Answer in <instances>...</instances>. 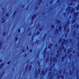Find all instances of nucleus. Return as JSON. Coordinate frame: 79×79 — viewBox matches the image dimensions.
<instances>
[{"label":"nucleus","instance_id":"f257e3e1","mask_svg":"<svg viewBox=\"0 0 79 79\" xmlns=\"http://www.w3.org/2000/svg\"><path fill=\"white\" fill-rule=\"evenodd\" d=\"M40 32L39 31H37V32H36V33H35V35H32V37H33V39H34V37L37 35H39V34H40Z\"/></svg>","mask_w":79,"mask_h":79},{"label":"nucleus","instance_id":"f03ea898","mask_svg":"<svg viewBox=\"0 0 79 79\" xmlns=\"http://www.w3.org/2000/svg\"><path fill=\"white\" fill-rule=\"evenodd\" d=\"M36 17V15L35 14V15H33V16L31 18V19L32 21H33L34 20V19H35V18Z\"/></svg>","mask_w":79,"mask_h":79},{"label":"nucleus","instance_id":"7ed1b4c3","mask_svg":"<svg viewBox=\"0 0 79 79\" xmlns=\"http://www.w3.org/2000/svg\"><path fill=\"white\" fill-rule=\"evenodd\" d=\"M32 70V65H30L28 68V71L29 72H31Z\"/></svg>","mask_w":79,"mask_h":79},{"label":"nucleus","instance_id":"20e7f679","mask_svg":"<svg viewBox=\"0 0 79 79\" xmlns=\"http://www.w3.org/2000/svg\"><path fill=\"white\" fill-rule=\"evenodd\" d=\"M47 36V33H45L44 35V37L42 39V41H44L45 40V37H46Z\"/></svg>","mask_w":79,"mask_h":79},{"label":"nucleus","instance_id":"39448f33","mask_svg":"<svg viewBox=\"0 0 79 79\" xmlns=\"http://www.w3.org/2000/svg\"><path fill=\"white\" fill-rule=\"evenodd\" d=\"M78 15V13L76 12L75 13H74V16L75 18H76V16H77Z\"/></svg>","mask_w":79,"mask_h":79},{"label":"nucleus","instance_id":"423d86ee","mask_svg":"<svg viewBox=\"0 0 79 79\" xmlns=\"http://www.w3.org/2000/svg\"><path fill=\"white\" fill-rule=\"evenodd\" d=\"M49 44L50 45L48 46V48L50 49V48H51V47H52L53 46V44L50 43Z\"/></svg>","mask_w":79,"mask_h":79},{"label":"nucleus","instance_id":"0eeeda50","mask_svg":"<svg viewBox=\"0 0 79 79\" xmlns=\"http://www.w3.org/2000/svg\"><path fill=\"white\" fill-rule=\"evenodd\" d=\"M4 66V63H2V64L0 65V69H2V67Z\"/></svg>","mask_w":79,"mask_h":79},{"label":"nucleus","instance_id":"6e6552de","mask_svg":"<svg viewBox=\"0 0 79 79\" xmlns=\"http://www.w3.org/2000/svg\"><path fill=\"white\" fill-rule=\"evenodd\" d=\"M41 74L43 76H45V71H42L41 72Z\"/></svg>","mask_w":79,"mask_h":79},{"label":"nucleus","instance_id":"1a4fd4ad","mask_svg":"<svg viewBox=\"0 0 79 79\" xmlns=\"http://www.w3.org/2000/svg\"><path fill=\"white\" fill-rule=\"evenodd\" d=\"M64 31H67V26H65L64 27Z\"/></svg>","mask_w":79,"mask_h":79},{"label":"nucleus","instance_id":"9d476101","mask_svg":"<svg viewBox=\"0 0 79 79\" xmlns=\"http://www.w3.org/2000/svg\"><path fill=\"white\" fill-rule=\"evenodd\" d=\"M56 34H57L59 33V30H58V29L57 28L56 30Z\"/></svg>","mask_w":79,"mask_h":79},{"label":"nucleus","instance_id":"9b49d317","mask_svg":"<svg viewBox=\"0 0 79 79\" xmlns=\"http://www.w3.org/2000/svg\"><path fill=\"white\" fill-rule=\"evenodd\" d=\"M63 42H62V44H61V45H63V44H64V42H66V40H65V39H64L63 40Z\"/></svg>","mask_w":79,"mask_h":79},{"label":"nucleus","instance_id":"f8f14e48","mask_svg":"<svg viewBox=\"0 0 79 79\" xmlns=\"http://www.w3.org/2000/svg\"><path fill=\"white\" fill-rule=\"evenodd\" d=\"M16 12H17V10H16L13 14V17H15V15H16Z\"/></svg>","mask_w":79,"mask_h":79},{"label":"nucleus","instance_id":"ddd939ff","mask_svg":"<svg viewBox=\"0 0 79 79\" xmlns=\"http://www.w3.org/2000/svg\"><path fill=\"white\" fill-rule=\"evenodd\" d=\"M64 56H63L62 57H61V60H62V61L63 62L64 61Z\"/></svg>","mask_w":79,"mask_h":79},{"label":"nucleus","instance_id":"4468645a","mask_svg":"<svg viewBox=\"0 0 79 79\" xmlns=\"http://www.w3.org/2000/svg\"><path fill=\"white\" fill-rule=\"evenodd\" d=\"M42 29H43V27H42L41 28H40L39 29V32H41L42 31Z\"/></svg>","mask_w":79,"mask_h":79},{"label":"nucleus","instance_id":"2eb2a0df","mask_svg":"<svg viewBox=\"0 0 79 79\" xmlns=\"http://www.w3.org/2000/svg\"><path fill=\"white\" fill-rule=\"evenodd\" d=\"M59 31L60 32H61V29H62V27L60 26L59 27Z\"/></svg>","mask_w":79,"mask_h":79},{"label":"nucleus","instance_id":"dca6fc26","mask_svg":"<svg viewBox=\"0 0 79 79\" xmlns=\"http://www.w3.org/2000/svg\"><path fill=\"white\" fill-rule=\"evenodd\" d=\"M40 69H39L37 71V73L38 74H40Z\"/></svg>","mask_w":79,"mask_h":79},{"label":"nucleus","instance_id":"f3484780","mask_svg":"<svg viewBox=\"0 0 79 79\" xmlns=\"http://www.w3.org/2000/svg\"><path fill=\"white\" fill-rule=\"evenodd\" d=\"M51 29H54L55 28V25H52L51 26Z\"/></svg>","mask_w":79,"mask_h":79},{"label":"nucleus","instance_id":"a211bd4d","mask_svg":"<svg viewBox=\"0 0 79 79\" xmlns=\"http://www.w3.org/2000/svg\"><path fill=\"white\" fill-rule=\"evenodd\" d=\"M59 55H60V54L59 53L57 54L56 55V58H58L59 56Z\"/></svg>","mask_w":79,"mask_h":79},{"label":"nucleus","instance_id":"6ab92c4d","mask_svg":"<svg viewBox=\"0 0 79 79\" xmlns=\"http://www.w3.org/2000/svg\"><path fill=\"white\" fill-rule=\"evenodd\" d=\"M4 73H5V72H3L2 74H1V76L0 77V79H1L2 77V76H3V74H4Z\"/></svg>","mask_w":79,"mask_h":79},{"label":"nucleus","instance_id":"aec40b11","mask_svg":"<svg viewBox=\"0 0 79 79\" xmlns=\"http://www.w3.org/2000/svg\"><path fill=\"white\" fill-rule=\"evenodd\" d=\"M56 23H58H58L59 24H60V23H61V20H57L56 21Z\"/></svg>","mask_w":79,"mask_h":79},{"label":"nucleus","instance_id":"412c9836","mask_svg":"<svg viewBox=\"0 0 79 79\" xmlns=\"http://www.w3.org/2000/svg\"><path fill=\"white\" fill-rule=\"evenodd\" d=\"M25 69H26V71L27 70V69H28V64L27 65Z\"/></svg>","mask_w":79,"mask_h":79},{"label":"nucleus","instance_id":"4be33fe9","mask_svg":"<svg viewBox=\"0 0 79 79\" xmlns=\"http://www.w3.org/2000/svg\"><path fill=\"white\" fill-rule=\"evenodd\" d=\"M6 16L7 18L9 16V14L8 13H7L6 14Z\"/></svg>","mask_w":79,"mask_h":79},{"label":"nucleus","instance_id":"5701e85b","mask_svg":"<svg viewBox=\"0 0 79 79\" xmlns=\"http://www.w3.org/2000/svg\"><path fill=\"white\" fill-rule=\"evenodd\" d=\"M71 7L70 6H68V10L69 11L71 10Z\"/></svg>","mask_w":79,"mask_h":79},{"label":"nucleus","instance_id":"b1692460","mask_svg":"<svg viewBox=\"0 0 79 79\" xmlns=\"http://www.w3.org/2000/svg\"><path fill=\"white\" fill-rule=\"evenodd\" d=\"M6 34V32H4L2 34V35L3 37H4L5 35V34Z\"/></svg>","mask_w":79,"mask_h":79},{"label":"nucleus","instance_id":"393cba45","mask_svg":"<svg viewBox=\"0 0 79 79\" xmlns=\"http://www.w3.org/2000/svg\"><path fill=\"white\" fill-rule=\"evenodd\" d=\"M56 60V57H54L53 59V61H55Z\"/></svg>","mask_w":79,"mask_h":79},{"label":"nucleus","instance_id":"a878e982","mask_svg":"<svg viewBox=\"0 0 79 79\" xmlns=\"http://www.w3.org/2000/svg\"><path fill=\"white\" fill-rule=\"evenodd\" d=\"M52 60H53V57L52 56L51 57V59H50V64L51 63V61Z\"/></svg>","mask_w":79,"mask_h":79},{"label":"nucleus","instance_id":"bb28decb","mask_svg":"<svg viewBox=\"0 0 79 79\" xmlns=\"http://www.w3.org/2000/svg\"><path fill=\"white\" fill-rule=\"evenodd\" d=\"M6 20H2V23L3 24V23H4L5 22H6Z\"/></svg>","mask_w":79,"mask_h":79},{"label":"nucleus","instance_id":"cd10ccee","mask_svg":"<svg viewBox=\"0 0 79 79\" xmlns=\"http://www.w3.org/2000/svg\"><path fill=\"white\" fill-rule=\"evenodd\" d=\"M69 5H70V6H72V5H73V3L71 2L69 3Z\"/></svg>","mask_w":79,"mask_h":79},{"label":"nucleus","instance_id":"c85d7f7f","mask_svg":"<svg viewBox=\"0 0 79 79\" xmlns=\"http://www.w3.org/2000/svg\"><path fill=\"white\" fill-rule=\"evenodd\" d=\"M75 21H76V20L75 19H73L72 21V24L74 23H75Z\"/></svg>","mask_w":79,"mask_h":79},{"label":"nucleus","instance_id":"c756f323","mask_svg":"<svg viewBox=\"0 0 79 79\" xmlns=\"http://www.w3.org/2000/svg\"><path fill=\"white\" fill-rule=\"evenodd\" d=\"M53 67V66L52 65L51 66V67H50V69H49L50 71H51V70L52 69V67Z\"/></svg>","mask_w":79,"mask_h":79},{"label":"nucleus","instance_id":"7c9ffc66","mask_svg":"<svg viewBox=\"0 0 79 79\" xmlns=\"http://www.w3.org/2000/svg\"><path fill=\"white\" fill-rule=\"evenodd\" d=\"M10 63H11V61H9L7 62V64H10Z\"/></svg>","mask_w":79,"mask_h":79},{"label":"nucleus","instance_id":"2f4dec72","mask_svg":"<svg viewBox=\"0 0 79 79\" xmlns=\"http://www.w3.org/2000/svg\"><path fill=\"white\" fill-rule=\"evenodd\" d=\"M15 39V40L16 41H17V40H18V37H16Z\"/></svg>","mask_w":79,"mask_h":79},{"label":"nucleus","instance_id":"473e14b6","mask_svg":"<svg viewBox=\"0 0 79 79\" xmlns=\"http://www.w3.org/2000/svg\"><path fill=\"white\" fill-rule=\"evenodd\" d=\"M64 17H66V13L65 12L64 14Z\"/></svg>","mask_w":79,"mask_h":79},{"label":"nucleus","instance_id":"72a5a7b5","mask_svg":"<svg viewBox=\"0 0 79 79\" xmlns=\"http://www.w3.org/2000/svg\"><path fill=\"white\" fill-rule=\"evenodd\" d=\"M69 23V20H68V21L67 22V23L66 24V25H68V24Z\"/></svg>","mask_w":79,"mask_h":79},{"label":"nucleus","instance_id":"f704fd0d","mask_svg":"<svg viewBox=\"0 0 79 79\" xmlns=\"http://www.w3.org/2000/svg\"><path fill=\"white\" fill-rule=\"evenodd\" d=\"M46 51H47V49H46L44 51V54L46 53Z\"/></svg>","mask_w":79,"mask_h":79},{"label":"nucleus","instance_id":"c9c22d12","mask_svg":"<svg viewBox=\"0 0 79 79\" xmlns=\"http://www.w3.org/2000/svg\"><path fill=\"white\" fill-rule=\"evenodd\" d=\"M72 41H73V40L72 39H70L69 40V42L70 43L72 42Z\"/></svg>","mask_w":79,"mask_h":79},{"label":"nucleus","instance_id":"e433bc0d","mask_svg":"<svg viewBox=\"0 0 79 79\" xmlns=\"http://www.w3.org/2000/svg\"><path fill=\"white\" fill-rule=\"evenodd\" d=\"M42 2V0H40L39 1L40 4Z\"/></svg>","mask_w":79,"mask_h":79},{"label":"nucleus","instance_id":"4c0bfd02","mask_svg":"<svg viewBox=\"0 0 79 79\" xmlns=\"http://www.w3.org/2000/svg\"><path fill=\"white\" fill-rule=\"evenodd\" d=\"M70 53V51L68 50L67 51V54H69Z\"/></svg>","mask_w":79,"mask_h":79},{"label":"nucleus","instance_id":"58836bf2","mask_svg":"<svg viewBox=\"0 0 79 79\" xmlns=\"http://www.w3.org/2000/svg\"><path fill=\"white\" fill-rule=\"evenodd\" d=\"M60 0H57V3H60Z\"/></svg>","mask_w":79,"mask_h":79},{"label":"nucleus","instance_id":"ea45409f","mask_svg":"<svg viewBox=\"0 0 79 79\" xmlns=\"http://www.w3.org/2000/svg\"><path fill=\"white\" fill-rule=\"evenodd\" d=\"M27 53H25V54L24 55V57H26V56H27Z\"/></svg>","mask_w":79,"mask_h":79},{"label":"nucleus","instance_id":"a19ab883","mask_svg":"<svg viewBox=\"0 0 79 79\" xmlns=\"http://www.w3.org/2000/svg\"><path fill=\"white\" fill-rule=\"evenodd\" d=\"M67 33H68V32H69V29H68L67 31Z\"/></svg>","mask_w":79,"mask_h":79},{"label":"nucleus","instance_id":"79ce46f5","mask_svg":"<svg viewBox=\"0 0 79 79\" xmlns=\"http://www.w3.org/2000/svg\"><path fill=\"white\" fill-rule=\"evenodd\" d=\"M2 45V42H0V48H1Z\"/></svg>","mask_w":79,"mask_h":79},{"label":"nucleus","instance_id":"37998d69","mask_svg":"<svg viewBox=\"0 0 79 79\" xmlns=\"http://www.w3.org/2000/svg\"><path fill=\"white\" fill-rule=\"evenodd\" d=\"M64 78V76L63 75H62V76L61 77V79H63Z\"/></svg>","mask_w":79,"mask_h":79},{"label":"nucleus","instance_id":"c03bdc74","mask_svg":"<svg viewBox=\"0 0 79 79\" xmlns=\"http://www.w3.org/2000/svg\"><path fill=\"white\" fill-rule=\"evenodd\" d=\"M37 42V45L38 44H39V42H40V41L39 40H38Z\"/></svg>","mask_w":79,"mask_h":79},{"label":"nucleus","instance_id":"a18cd8bd","mask_svg":"<svg viewBox=\"0 0 79 79\" xmlns=\"http://www.w3.org/2000/svg\"><path fill=\"white\" fill-rule=\"evenodd\" d=\"M29 6H27V7L26 8V9L25 10V11H27V10H28V7Z\"/></svg>","mask_w":79,"mask_h":79},{"label":"nucleus","instance_id":"49530a36","mask_svg":"<svg viewBox=\"0 0 79 79\" xmlns=\"http://www.w3.org/2000/svg\"><path fill=\"white\" fill-rule=\"evenodd\" d=\"M30 53H32V49H31L30 50Z\"/></svg>","mask_w":79,"mask_h":79},{"label":"nucleus","instance_id":"de8ad7c7","mask_svg":"<svg viewBox=\"0 0 79 79\" xmlns=\"http://www.w3.org/2000/svg\"><path fill=\"white\" fill-rule=\"evenodd\" d=\"M20 32V29H19L18 30V32Z\"/></svg>","mask_w":79,"mask_h":79},{"label":"nucleus","instance_id":"09e8293b","mask_svg":"<svg viewBox=\"0 0 79 79\" xmlns=\"http://www.w3.org/2000/svg\"><path fill=\"white\" fill-rule=\"evenodd\" d=\"M68 33H66L65 34V37H67L68 36Z\"/></svg>","mask_w":79,"mask_h":79},{"label":"nucleus","instance_id":"8fccbe9b","mask_svg":"<svg viewBox=\"0 0 79 79\" xmlns=\"http://www.w3.org/2000/svg\"><path fill=\"white\" fill-rule=\"evenodd\" d=\"M21 7H22V8H24V5H22Z\"/></svg>","mask_w":79,"mask_h":79},{"label":"nucleus","instance_id":"3c124183","mask_svg":"<svg viewBox=\"0 0 79 79\" xmlns=\"http://www.w3.org/2000/svg\"><path fill=\"white\" fill-rule=\"evenodd\" d=\"M74 0H71V2L72 3H74Z\"/></svg>","mask_w":79,"mask_h":79},{"label":"nucleus","instance_id":"603ef678","mask_svg":"<svg viewBox=\"0 0 79 79\" xmlns=\"http://www.w3.org/2000/svg\"><path fill=\"white\" fill-rule=\"evenodd\" d=\"M22 51L24 53V52H25V49L22 50Z\"/></svg>","mask_w":79,"mask_h":79},{"label":"nucleus","instance_id":"864d4df0","mask_svg":"<svg viewBox=\"0 0 79 79\" xmlns=\"http://www.w3.org/2000/svg\"><path fill=\"white\" fill-rule=\"evenodd\" d=\"M62 49H64V45H62Z\"/></svg>","mask_w":79,"mask_h":79},{"label":"nucleus","instance_id":"5fc2aeb1","mask_svg":"<svg viewBox=\"0 0 79 79\" xmlns=\"http://www.w3.org/2000/svg\"><path fill=\"white\" fill-rule=\"evenodd\" d=\"M31 35L32 34L31 33H30L29 34V36H31Z\"/></svg>","mask_w":79,"mask_h":79},{"label":"nucleus","instance_id":"6e6d98bb","mask_svg":"<svg viewBox=\"0 0 79 79\" xmlns=\"http://www.w3.org/2000/svg\"><path fill=\"white\" fill-rule=\"evenodd\" d=\"M37 64H40V62L39 61H38Z\"/></svg>","mask_w":79,"mask_h":79},{"label":"nucleus","instance_id":"4d7b16f0","mask_svg":"<svg viewBox=\"0 0 79 79\" xmlns=\"http://www.w3.org/2000/svg\"><path fill=\"white\" fill-rule=\"evenodd\" d=\"M53 77V76L52 75L51 76V77H50V79H52V77Z\"/></svg>","mask_w":79,"mask_h":79},{"label":"nucleus","instance_id":"13d9d810","mask_svg":"<svg viewBox=\"0 0 79 79\" xmlns=\"http://www.w3.org/2000/svg\"><path fill=\"white\" fill-rule=\"evenodd\" d=\"M2 61H3V60L1 59V60H0V62L1 63H2Z\"/></svg>","mask_w":79,"mask_h":79},{"label":"nucleus","instance_id":"bf43d9fd","mask_svg":"<svg viewBox=\"0 0 79 79\" xmlns=\"http://www.w3.org/2000/svg\"><path fill=\"white\" fill-rule=\"evenodd\" d=\"M4 9H5V7H3L2 8V10H4Z\"/></svg>","mask_w":79,"mask_h":79},{"label":"nucleus","instance_id":"052dcab7","mask_svg":"<svg viewBox=\"0 0 79 79\" xmlns=\"http://www.w3.org/2000/svg\"><path fill=\"white\" fill-rule=\"evenodd\" d=\"M59 52H60L59 51H57L56 52L57 53H59Z\"/></svg>","mask_w":79,"mask_h":79},{"label":"nucleus","instance_id":"680f3d73","mask_svg":"<svg viewBox=\"0 0 79 79\" xmlns=\"http://www.w3.org/2000/svg\"><path fill=\"white\" fill-rule=\"evenodd\" d=\"M77 56H79V52H78L77 53Z\"/></svg>","mask_w":79,"mask_h":79},{"label":"nucleus","instance_id":"e2e57ef3","mask_svg":"<svg viewBox=\"0 0 79 79\" xmlns=\"http://www.w3.org/2000/svg\"><path fill=\"white\" fill-rule=\"evenodd\" d=\"M27 50H28L29 49V46H27Z\"/></svg>","mask_w":79,"mask_h":79},{"label":"nucleus","instance_id":"0e129e2a","mask_svg":"<svg viewBox=\"0 0 79 79\" xmlns=\"http://www.w3.org/2000/svg\"><path fill=\"white\" fill-rule=\"evenodd\" d=\"M37 76L36 75H35V78H37Z\"/></svg>","mask_w":79,"mask_h":79},{"label":"nucleus","instance_id":"69168bd1","mask_svg":"<svg viewBox=\"0 0 79 79\" xmlns=\"http://www.w3.org/2000/svg\"><path fill=\"white\" fill-rule=\"evenodd\" d=\"M77 10H79V8L77 7L76 8Z\"/></svg>","mask_w":79,"mask_h":79},{"label":"nucleus","instance_id":"338daca9","mask_svg":"<svg viewBox=\"0 0 79 79\" xmlns=\"http://www.w3.org/2000/svg\"><path fill=\"white\" fill-rule=\"evenodd\" d=\"M66 56H67V54H65V57L66 58Z\"/></svg>","mask_w":79,"mask_h":79},{"label":"nucleus","instance_id":"774afa93","mask_svg":"<svg viewBox=\"0 0 79 79\" xmlns=\"http://www.w3.org/2000/svg\"><path fill=\"white\" fill-rule=\"evenodd\" d=\"M57 77L58 79H60V77L59 76H58Z\"/></svg>","mask_w":79,"mask_h":79}]
</instances>
